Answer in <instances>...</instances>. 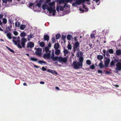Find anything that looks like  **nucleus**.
<instances>
[{"instance_id":"nucleus-1","label":"nucleus","mask_w":121,"mask_h":121,"mask_svg":"<svg viewBox=\"0 0 121 121\" xmlns=\"http://www.w3.org/2000/svg\"><path fill=\"white\" fill-rule=\"evenodd\" d=\"M51 0H46L43 4L42 8L43 9H46L48 11L45 13L49 16H54L56 13L55 2H50Z\"/></svg>"},{"instance_id":"nucleus-2","label":"nucleus","mask_w":121,"mask_h":121,"mask_svg":"<svg viewBox=\"0 0 121 121\" xmlns=\"http://www.w3.org/2000/svg\"><path fill=\"white\" fill-rule=\"evenodd\" d=\"M73 0H55L56 2H58L60 4H64L63 6H57L56 10L58 12L59 11L63 10H69L70 8L69 5H68L67 3H71Z\"/></svg>"},{"instance_id":"nucleus-3","label":"nucleus","mask_w":121,"mask_h":121,"mask_svg":"<svg viewBox=\"0 0 121 121\" xmlns=\"http://www.w3.org/2000/svg\"><path fill=\"white\" fill-rule=\"evenodd\" d=\"M13 42L14 43L15 45H17L18 47L19 48H21L22 47H24L25 45V43L26 41V39L23 38L22 39L21 44L22 46L20 44V37H18L17 38L13 37Z\"/></svg>"},{"instance_id":"nucleus-4","label":"nucleus","mask_w":121,"mask_h":121,"mask_svg":"<svg viewBox=\"0 0 121 121\" xmlns=\"http://www.w3.org/2000/svg\"><path fill=\"white\" fill-rule=\"evenodd\" d=\"M43 0H40L39 3L37 4H35L34 3H30L29 7L31 9H32L33 8V10L35 12H39V10L37 9H40L41 7L42 3L43 2Z\"/></svg>"},{"instance_id":"nucleus-5","label":"nucleus","mask_w":121,"mask_h":121,"mask_svg":"<svg viewBox=\"0 0 121 121\" xmlns=\"http://www.w3.org/2000/svg\"><path fill=\"white\" fill-rule=\"evenodd\" d=\"M83 60V57H81L79 58V61L77 62L75 61L73 62V65L74 68L75 69H77L81 68L82 66Z\"/></svg>"},{"instance_id":"nucleus-6","label":"nucleus","mask_w":121,"mask_h":121,"mask_svg":"<svg viewBox=\"0 0 121 121\" xmlns=\"http://www.w3.org/2000/svg\"><path fill=\"white\" fill-rule=\"evenodd\" d=\"M50 53L49 52L44 53L43 55L44 58L49 59H51L54 61H56L57 60L58 58L57 57H54V54L53 52H52L51 55L50 54Z\"/></svg>"},{"instance_id":"nucleus-7","label":"nucleus","mask_w":121,"mask_h":121,"mask_svg":"<svg viewBox=\"0 0 121 121\" xmlns=\"http://www.w3.org/2000/svg\"><path fill=\"white\" fill-rule=\"evenodd\" d=\"M90 0H74V2L72 4V5L76 6L78 5H79L81 3L84 2L86 1H87V4H90L88 2H89V1Z\"/></svg>"},{"instance_id":"nucleus-8","label":"nucleus","mask_w":121,"mask_h":121,"mask_svg":"<svg viewBox=\"0 0 121 121\" xmlns=\"http://www.w3.org/2000/svg\"><path fill=\"white\" fill-rule=\"evenodd\" d=\"M57 57L58 58L57 60H58L60 62L66 63L67 60V58L66 57L64 58L61 57Z\"/></svg>"},{"instance_id":"nucleus-9","label":"nucleus","mask_w":121,"mask_h":121,"mask_svg":"<svg viewBox=\"0 0 121 121\" xmlns=\"http://www.w3.org/2000/svg\"><path fill=\"white\" fill-rule=\"evenodd\" d=\"M82 8H80L79 9V10L80 11V13H83L84 11L87 12L88 11V9L86 7L85 5L82 4Z\"/></svg>"},{"instance_id":"nucleus-10","label":"nucleus","mask_w":121,"mask_h":121,"mask_svg":"<svg viewBox=\"0 0 121 121\" xmlns=\"http://www.w3.org/2000/svg\"><path fill=\"white\" fill-rule=\"evenodd\" d=\"M35 49H36V51H35V53L36 54L39 56H41L42 55V48H35Z\"/></svg>"},{"instance_id":"nucleus-11","label":"nucleus","mask_w":121,"mask_h":121,"mask_svg":"<svg viewBox=\"0 0 121 121\" xmlns=\"http://www.w3.org/2000/svg\"><path fill=\"white\" fill-rule=\"evenodd\" d=\"M34 44L33 43L29 42L28 43L27 45V48H31L34 47Z\"/></svg>"},{"instance_id":"nucleus-12","label":"nucleus","mask_w":121,"mask_h":121,"mask_svg":"<svg viewBox=\"0 0 121 121\" xmlns=\"http://www.w3.org/2000/svg\"><path fill=\"white\" fill-rule=\"evenodd\" d=\"M79 45V43L78 42H76L74 46V49L73 50V51L74 52H75L77 48L78 47Z\"/></svg>"},{"instance_id":"nucleus-13","label":"nucleus","mask_w":121,"mask_h":121,"mask_svg":"<svg viewBox=\"0 0 121 121\" xmlns=\"http://www.w3.org/2000/svg\"><path fill=\"white\" fill-rule=\"evenodd\" d=\"M47 71L50 73L54 74H57V73L55 71L51 69H48L47 70Z\"/></svg>"},{"instance_id":"nucleus-14","label":"nucleus","mask_w":121,"mask_h":121,"mask_svg":"<svg viewBox=\"0 0 121 121\" xmlns=\"http://www.w3.org/2000/svg\"><path fill=\"white\" fill-rule=\"evenodd\" d=\"M117 69H118V70L121 69V63L118 62L116 65Z\"/></svg>"},{"instance_id":"nucleus-15","label":"nucleus","mask_w":121,"mask_h":121,"mask_svg":"<svg viewBox=\"0 0 121 121\" xmlns=\"http://www.w3.org/2000/svg\"><path fill=\"white\" fill-rule=\"evenodd\" d=\"M3 2L4 3H6V4H9L11 3L12 1V0H2Z\"/></svg>"},{"instance_id":"nucleus-16","label":"nucleus","mask_w":121,"mask_h":121,"mask_svg":"<svg viewBox=\"0 0 121 121\" xmlns=\"http://www.w3.org/2000/svg\"><path fill=\"white\" fill-rule=\"evenodd\" d=\"M6 36L9 39H11L12 38L11 34L10 32L7 33L6 34Z\"/></svg>"},{"instance_id":"nucleus-17","label":"nucleus","mask_w":121,"mask_h":121,"mask_svg":"<svg viewBox=\"0 0 121 121\" xmlns=\"http://www.w3.org/2000/svg\"><path fill=\"white\" fill-rule=\"evenodd\" d=\"M110 61V60L109 59H107L105 61V64L106 66H107L108 65Z\"/></svg>"},{"instance_id":"nucleus-18","label":"nucleus","mask_w":121,"mask_h":121,"mask_svg":"<svg viewBox=\"0 0 121 121\" xmlns=\"http://www.w3.org/2000/svg\"><path fill=\"white\" fill-rule=\"evenodd\" d=\"M59 47V45L58 43L55 44L54 46V48L56 49H57Z\"/></svg>"},{"instance_id":"nucleus-19","label":"nucleus","mask_w":121,"mask_h":121,"mask_svg":"<svg viewBox=\"0 0 121 121\" xmlns=\"http://www.w3.org/2000/svg\"><path fill=\"white\" fill-rule=\"evenodd\" d=\"M44 39L45 40L48 41L49 39V37L48 35H46L44 36Z\"/></svg>"},{"instance_id":"nucleus-20","label":"nucleus","mask_w":121,"mask_h":121,"mask_svg":"<svg viewBox=\"0 0 121 121\" xmlns=\"http://www.w3.org/2000/svg\"><path fill=\"white\" fill-rule=\"evenodd\" d=\"M44 50L46 53H50V52L49 50V48L48 47H46L45 48Z\"/></svg>"},{"instance_id":"nucleus-21","label":"nucleus","mask_w":121,"mask_h":121,"mask_svg":"<svg viewBox=\"0 0 121 121\" xmlns=\"http://www.w3.org/2000/svg\"><path fill=\"white\" fill-rule=\"evenodd\" d=\"M64 56H66V54H67L69 53V52L67 50L65 49L64 50Z\"/></svg>"},{"instance_id":"nucleus-22","label":"nucleus","mask_w":121,"mask_h":121,"mask_svg":"<svg viewBox=\"0 0 121 121\" xmlns=\"http://www.w3.org/2000/svg\"><path fill=\"white\" fill-rule=\"evenodd\" d=\"M60 51L58 49H56L55 52V54L56 55H58L60 53Z\"/></svg>"},{"instance_id":"nucleus-23","label":"nucleus","mask_w":121,"mask_h":121,"mask_svg":"<svg viewBox=\"0 0 121 121\" xmlns=\"http://www.w3.org/2000/svg\"><path fill=\"white\" fill-rule=\"evenodd\" d=\"M30 59L33 61H37L38 60L36 58H35L33 57H31L30 58Z\"/></svg>"},{"instance_id":"nucleus-24","label":"nucleus","mask_w":121,"mask_h":121,"mask_svg":"<svg viewBox=\"0 0 121 121\" xmlns=\"http://www.w3.org/2000/svg\"><path fill=\"white\" fill-rule=\"evenodd\" d=\"M116 53L117 55H120L121 54V51L120 50H118L116 51Z\"/></svg>"},{"instance_id":"nucleus-25","label":"nucleus","mask_w":121,"mask_h":121,"mask_svg":"<svg viewBox=\"0 0 121 121\" xmlns=\"http://www.w3.org/2000/svg\"><path fill=\"white\" fill-rule=\"evenodd\" d=\"M26 26L24 25H21L20 26V29L22 30H23L25 28Z\"/></svg>"},{"instance_id":"nucleus-26","label":"nucleus","mask_w":121,"mask_h":121,"mask_svg":"<svg viewBox=\"0 0 121 121\" xmlns=\"http://www.w3.org/2000/svg\"><path fill=\"white\" fill-rule=\"evenodd\" d=\"M28 41L30 40V39L32 38L33 37V35L32 34H30L28 35Z\"/></svg>"},{"instance_id":"nucleus-27","label":"nucleus","mask_w":121,"mask_h":121,"mask_svg":"<svg viewBox=\"0 0 121 121\" xmlns=\"http://www.w3.org/2000/svg\"><path fill=\"white\" fill-rule=\"evenodd\" d=\"M72 38V35H68L67 36V39L69 40H71Z\"/></svg>"},{"instance_id":"nucleus-28","label":"nucleus","mask_w":121,"mask_h":121,"mask_svg":"<svg viewBox=\"0 0 121 121\" xmlns=\"http://www.w3.org/2000/svg\"><path fill=\"white\" fill-rule=\"evenodd\" d=\"M97 58L99 60H101L103 59V57L102 56L99 55L97 56Z\"/></svg>"},{"instance_id":"nucleus-29","label":"nucleus","mask_w":121,"mask_h":121,"mask_svg":"<svg viewBox=\"0 0 121 121\" xmlns=\"http://www.w3.org/2000/svg\"><path fill=\"white\" fill-rule=\"evenodd\" d=\"M81 52L80 51L78 52L76 54V56L77 57H79L81 55Z\"/></svg>"},{"instance_id":"nucleus-30","label":"nucleus","mask_w":121,"mask_h":121,"mask_svg":"<svg viewBox=\"0 0 121 121\" xmlns=\"http://www.w3.org/2000/svg\"><path fill=\"white\" fill-rule=\"evenodd\" d=\"M116 61V60H115L114 61H112L111 63V66H113L114 65Z\"/></svg>"},{"instance_id":"nucleus-31","label":"nucleus","mask_w":121,"mask_h":121,"mask_svg":"<svg viewBox=\"0 0 121 121\" xmlns=\"http://www.w3.org/2000/svg\"><path fill=\"white\" fill-rule=\"evenodd\" d=\"M39 44L40 46L42 47H43L44 45V43L43 42H40L39 43Z\"/></svg>"},{"instance_id":"nucleus-32","label":"nucleus","mask_w":121,"mask_h":121,"mask_svg":"<svg viewBox=\"0 0 121 121\" xmlns=\"http://www.w3.org/2000/svg\"><path fill=\"white\" fill-rule=\"evenodd\" d=\"M26 35V34L24 32L20 34V36L21 37H24Z\"/></svg>"},{"instance_id":"nucleus-33","label":"nucleus","mask_w":121,"mask_h":121,"mask_svg":"<svg viewBox=\"0 0 121 121\" xmlns=\"http://www.w3.org/2000/svg\"><path fill=\"white\" fill-rule=\"evenodd\" d=\"M86 63L87 64L90 65L91 64V62L89 60H87L86 61Z\"/></svg>"},{"instance_id":"nucleus-34","label":"nucleus","mask_w":121,"mask_h":121,"mask_svg":"<svg viewBox=\"0 0 121 121\" xmlns=\"http://www.w3.org/2000/svg\"><path fill=\"white\" fill-rule=\"evenodd\" d=\"M72 48V47L71 45L70 44H69L67 46V48L69 50H71Z\"/></svg>"},{"instance_id":"nucleus-35","label":"nucleus","mask_w":121,"mask_h":121,"mask_svg":"<svg viewBox=\"0 0 121 121\" xmlns=\"http://www.w3.org/2000/svg\"><path fill=\"white\" fill-rule=\"evenodd\" d=\"M7 22V19L5 18H4L3 19V22L4 24H5Z\"/></svg>"},{"instance_id":"nucleus-36","label":"nucleus","mask_w":121,"mask_h":121,"mask_svg":"<svg viewBox=\"0 0 121 121\" xmlns=\"http://www.w3.org/2000/svg\"><path fill=\"white\" fill-rule=\"evenodd\" d=\"M108 52L112 54L113 53V50L112 49H109L108 50Z\"/></svg>"},{"instance_id":"nucleus-37","label":"nucleus","mask_w":121,"mask_h":121,"mask_svg":"<svg viewBox=\"0 0 121 121\" xmlns=\"http://www.w3.org/2000/svg\"><path fill=\"white\" fill-rule=\"evenodd\" d=\"M99 65L100 68H102L104 67V65L102 62H100L99 63Z\"/></svg>"},{"instance_id":"nucleus-38","label":"nucleus","mask_w":121,"mask_h":121,"mask_svg":"<svg viewBox=\"0 0 121 121\" xmlns=\"http://www.w3.org/2000/svg\"><path fill=\"white\" fill-rule=\"evenodd\" d=\"M90 68L91 69H93L95 68V66L94 65H92L90 66Z\"/></svg>"},{"instance_id":"nucleus-39","label":"nucleus","mask_w":121,"mask_h":121,"mask_svg":"<svg viewBox=\"0 0 121 121\" xmlns=\"http://www.w3.org/2000/svg\"><path fill=\"white\" fill-rule=\"evenodd\" d=\"M91 37L93 39H94L95 38V35L94 34H92L91 35Z\"/></svg>"},{"instance_id":"nucleus-40","label":"nucleus","mask_w":121,"mask_h":121,"mask_svg":"<svg viewBox=\"0 0 121 121\" xmlns=\"http://www.w3.org/2000/svg\"><path fill=\"white\" fill-rule=\"evenodd\" d=\"M60 37V35L59 34H57L56 35V39H58Z\"/></svg>"},{"instance_id":"nucleus-41","label":"nucleus","mask_w":121,"mask_h":121,"mask_svg":"<svg viewBox=\"0 0 121 121\" xmlns=\"http://www.w3.org/2000/svg\"><path fill=\"white\" fill-rule=\"evenodd\" d=\"M38 63L41 64H42L43 63L45 64L46 63L45 62L43 61H39L38 62Z\"/></svg>"},{"instance_id":"nucleus-42","label":"nucleus","mask_w":121,"mask_h":121,"mask_svg":"<svg viewBox=\"0 0 121 121\" xmlns=\"http://www.w3.org/2000/svg\"><path fill=\"white\" fill-rule=\"evenodd\" d=\"M93 1H95L96 3H97V4L98 5L99 4V0H93Z\"/></svg>"},{"instance_id":"nucleus-43","label":"nucleus","mask_w":121,"mask_h":121,"mask_svg":"<svg viewBox=\"0 0 121 121\" xmlns=\"http://www.w3.org/2000/svg\"><path fill=\"white\" fill-rule=\"evenodd\" d=\"M13 34L15 35H18V32L16 31H14L13 32Z\"/></svg>"},{"instance_id":"nucleus-44","label":"nucleus","mask_w":121,"mask_h":121,"mask_svg":"<svg viewBox=\"0 0 121 121\" xmlns=\"http://www.w3.org/2000/svg\"><path fill=\"white\" fill-rule=\"evenodd\" d=\"M120 70H118V69H117V68H116L115 70L114 71V72L116 73H117L118 72V71Z\"/></svg>"},{"instance_id":"nucleus-45","label":"nucleus","mask_w":121,"mask_h":121,"mask_svg":"<svg viewBox=\"0 0 121 121\" xmlns=\"http://www.w3.org/2000/svg\"><path fill=\"white\" fill-rule=\"evenodd\" d=\"M42 70L43 71H45L46 70V69L44 67H43L42 68Z\"/></svg>"},{"instance_id":"nucleus-46","label":"nucleus","mask_w":121,"mask_h":121,"mask_svg":"<svg viewBox=\"0 0 121 121\" xmlns=\"http://www.w3.org/2000/svg\"><path fill=\"white\" fill-rule=\"evenodd\" d=\"M98 73H102L103 72L102 71L100 70H99L98 71Z\"/></svg>"},{"instance_id":"nucleus-47","label":"nucleus","mask_w":121,"mask_h":121,"mask_svg":"<svg viewBox=\"0 0 121 121\" xmlns=\"http://www.w3.org/2000/svg\"><path fill=\"white\" fill-rule=\"evenodd\" d=\"M103 53H104V56H105V54H106V51L105 50H104L103 51Z\"/></svg>"},{"instance_id":"nucleus-48","label":"nucleus","mask_w":121,"mask_h":121,"mask_svg":"<svg viewBox=\"0 0 121 121\" xmlns=\"http://www.w3.org/2000/svg\"><path fill=\"white\" fill-rule=\"evenodd\" d=\"M55 40V39L54 38H52V41L54 43Z\"/></svg>"},{"instance_id":"nucleus-49","label":"nucleus","mask_w":121,"mask_h":121,"mask_svg":"<svg viewBox=\"0 0 121 121\" xmlns=\"http://www.w3.org/2000/svg\"><path fill=\"white\" fill-rule=\"evenodd\" d=\"M51 43H48V48H50L51 47Z\"/></svg>"},{"instance_id":"nucleus-50","label":"nucleus","mask_w":121,"mask_h":121,"mask_svg":"<svg viewBox=\"0 0 121 121\" xmlns=\"http://www.w3.org/2000/svg\"><path fill=\"white\" fill-rule=\"evenodd\" d=\"M8 49H9V50L11 52H14V51L13 50H12V49L9 48H8Z\"/></svg>"},{"instance_id":"nucleus-51","label":"nucleus","mask_w":121,"mask_h":121,"mask_svg":"<svg viewBox=\"0 0 121 121\" xmlns=\"http://www.w3.org/2000/svg\"><path fill=\"white\" fill-rule=\"evenodd\" d=\"M3 16V14H0V18L1 19L2 18Z\"/></svg>"},{"instance_id":"nucleus-52","label":"nucleus","mask_w":121,"mask_h":121,"mask_svg":"<svg viewBox=\"0 0 121 121\" xmlns=\"http://www.w3.org/2000/svg\"><path fill=\"white\" fill-rule=\"evenodd\" d=\"M34 66L35 67L37 68H39V67L36 65H34Z\"/></svg>"},{"instance_id":"nucleus-53","label":"nucleus","mask_w":121,"mask_h":121,"mask_svg":"<svg viewBox=\"0 0 121 121\" xmlns=\"http://www.w3.org/2000/svg\"><path fill=\"white\" fill-rule=\"evenodd\" d=\"M39 83L40 84H44V82L43 81L40 82Z\"/></svg>"},{"instance_id":"nucleus-54","label":"nucleus","mask_w":121,"mask_h":121,"mask_svg":"<svg viewBox=\"0 0 121 121\" xmlns=\"http://www.w3.org/2000/svg\"><path fill=\"white\" fill-rule=\"evenodd\" d=\"M106 73L107 74H109L110 73V72L108 71H107L106 72Z\"/></svg>"},{"instance_id":"nucleus-55","label":"nucleus","mask_w":121,"mask_h":121,"mask_svg":"<svg viewBox=\"0 0 121 121\" xmlns=\"http://www.w3.org/2000/svg\"><path fill=\"white\" fill-rule=\"evenodd\" d=\"M4 31V34H5L8 33V32L7 31Z\"/></svg>"},{"instance_id":"nucleus-56","label":"nucleus","mask_w":121,"mask_h":121,"mask_svg":"<svg viewBox=\"0 0 121 121\" xmlns=\"http://www.w3.org/2000/svg\"><path fill=\"white\" fill-rule=\"evenodd\" d=\"M108 51H107V52L106 53V54L105 55H106L107 56H108V55L109 54L108 53Z\"/></svg>"},{"instance_id":"nucleus-57","label":"nucleus","mask_w":121,"mask_h":121,"mask_svg":"<svg viewBox=\"0 0 121 121\" xmlns=\"http://www.w3.org/2000/svg\"><path fill=\"white\" fill-rule=\"evenodd\" d=\"M56 89L58 90H59V88L57 87H56Z\"/></svg>"},{"instance_id":"nucleus-58","label":"nucleus","mask_w":121,"mask_h":121,"mask_svg":"<svg viewBox=\"0 0 121 121\" xmlns=\"http://www.w3.org/2000/svg\"><path fill=\"white\" fill-rule=\"evenodd\" d=\"M0 31H3L4 30L0 27Z\"/></svg>"},{"instance_id":"nucleus-59","label":"nucleus","mask_w":121,"mask_h":121,"mask_svg":"<svg viewBox=\"0 0 121 121\" xmlns=\"http://www.w3.org/2000/svg\"><path fill=\"white\" fill-rule=\"evenodd\" d=\"M2 24V22H1V20H0V25H1Z\"/></svg>"},{"instance_id":"nucleus-60","label":"nucleus","mask_w":121,"mask_h":121,"mask_svg":"<svg viewBox=\"0 0 121 121\" xmlns=\"http://www.w3.org/2000/svg\"><path fill=\"white\" fill-rule=\"evenodd\" d=\"M23 85L24 86H26V83H24L23 84Z\"/></svg>"},{"instance_id":"nucleus-61","label":"nucleus","mask_w":121,"mask_h":121,"mask_svg":"<svg viewBox=\"0 0 121 121\" xmlns=\"http://www.w3.org/2000/svg\"><path fill=\"white\" fill-rule=\"evenodd\" d=\"M62 39H64L65 38V37L64 36H62Z\"/></svg>"},{"instance_id":"nucleus-62","label":"nucleus","mask_w":121,"mask_h":121,"mask_svg":"<svg viewBox=\"0 0 121 121\" xmlns=\"http://www.w3.org/2000/svg\"><path fill=\"white\" fill-rule=\"evenodd\" d=\"M0 40L1 41H3V42H4V40H3V39H0Z\"/></svg>"},{"instance_id":"nucleus-63","label":"nucleus","mask_w":121,"mask_h":121,"mask_svg":"<svg viewBox=\"0 0 121 121\" xmlns=\"http://www.w3.org/2000/svg\"><path fill=\"white\" fill-rule=\"evenodd\" d=\"M26 55L27 56H29V54H26Z\"/></svg>"},{"instance_id":"nucleus-64","label":"nucleus","mask_w":121,"mask_h":121,"mask_svg":"<svg viewBox=\"0 0 121 121\" xmlns=\"http://www.w3.org/2000/svg\"><path fill=\"white\" fill-rule=\"evenodd\" d=\"M9 22H10L11 23V22L10 21V20H9Z\"/></svg>"}]
</instances>
